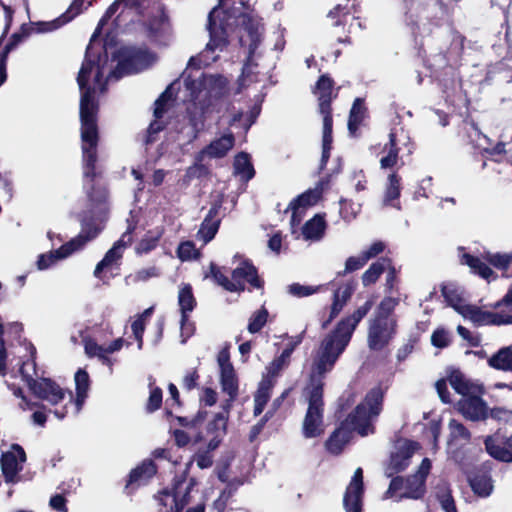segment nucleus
Instances as JSON below:
<instances>
[{"instance_id":"1","label":"nucleus","mask_w":512,"mask_h":512,"mask_svg":"<svg viewBox=\"0 0 512 512\" xmlns=\"http://www.w3.org/2000/svg\"><path fill=\"white\" fill-rule=\"evenodd\" d=\"M207 28L210 39L206 48L199 56L189 60L187 70L183 73L190 99L186 108L188 124L181 134L188 143L196 140L204 130L214 102L224 94L227 86V80L223 76H192L188 70L214 62L218 57L214 53L223 51L234 36L238 38L241 46L248 48V61L252 62L262 35L259 18L244 0H219V5L209 13Z\"/></svg>"},{"instance_id":"2","label":"nucleus","mask_w":512,"mask_h":512,"mask_svg":"<svg viewBox=\"0 0 512 512\" xmlns=\"http://www.w3.org/2000/svg\"><path fill=\"white\" fill-rule=\"evenodd\" d=\"M147 0H115L100 19L87 47L85 59L78 74L77 82L81 92L80 121L81 149L83 162V186L88 203H107L106 189L96 181L95 163L97 160L98 103L96 96L105 91L103 77L106 72L108 55L103 47H96V38L101 34L107 21L114 18L116 26L122 24L121 18L139 14Z\"/></svg>"},{"instance_id":"3","label":"nucleus","mask_w":512,"mask_h":512,"mask_svg":"<svg viewBox=\"0 0 512 512\" xmlns=\"http://www.w3.org/2000/svg\"><path fill=\"white\" fill-rule=\"evenodd\" d=\"M373 306L374 301L369 298L352 314L342 318L335 328L325 336L312 365L308 390L317 388L318 392L324 393L325 375L332 371L338 358L350 343L358 324L367 316Z\"/></svg>"},{"instance_id":"4","label":"nucleus","mask_w":512,"mask_h":512,"mask_svg":"<svg viewBox=\"0 0 512 512\" xmlns=\"http://www.w3.org/2000/svg\"><path fill=\"white\" fill-rule=\"evenodd\" d=\"M36 348L30 343V358L22 361L19 373L31 393L38 399L57 405L65 398V390L51 378L42 377L36 380Z\"/></svg>"},{"instance_id":"5","label":"nucleus","mask_w":512,"mask_h":512,"mask_svg":"<svg viewBox=\"0 0 512 512\" xmlns=\"http://www.w3.org/2000/svg\"><path fill=\"white\" fill-rule=\"evenodd\" d=\"M385 389L381 384L371 388L365 395L363 401L348 414V421L357 429L361 436L367 435L372 418L377 417L383 410Z\"/></svg>"},{"instance_id":"6","label":"nucleus","mask_w":512,"mask_h":512,"mask_svg":"<svg viewBox=\"0 0 512 512\" xmlns=\"http://www.w3.org/2000/svg\"><path fill=\"white\" fill-rule=\"evenodd\" d=\"M315 94L318 96L320 113L323 115L321 162L325 164L329 159L332 143V116L330 112L332 80L325 75L321 76L317 82Z\"/></svg>"},{"instance_id":"7","label":"nucleus","mask_w":512,"mask_h":512,"mask_svg":"<svg viewBox=\"0 0 512 512\" xmlns=\"http://www.w3.org/2000/svg\"><path fill=\"white\" fill-rule=\"evenodd\" d=\"M157 61V56L143 48L124 47L119 51L117 67L108 78H120L124 74L137 73L149 68Z\"/></svg>"},{"instance_id":"8","label":"nucleus","mask_w":512,"mask_h":512,"mask_svg":"<svg viewBox=\"0 0 512 512\" xmlns=\"http://www.w3.org/2000/svg\"><path fill=\"white\" fill-rule=\"evenodd\" d=\"M316 389L308 390V409L303 421L302 432L305 438L319 437L323 432L324 400Z\"/></svg>"},{"instance_id":"9","label":"nucleus","mask_w":512,"mask_h":512,"mask_svg":"<svg viewBox=\"0 0 512 512\" xmlns=\"http://www.w3.org/2000/svg\"><path fill=\"white\" fill-rule=\"evenodd\" d=\"M397 332V321L384 322L381 319H371L368 327L367 343L371 351H381L394 338Z\"/></svg>"},{"instance_id":"10","label":"nucleus","mask_w":512,"mask_h":512,"mask_svg":"<svg viewBox=\"0 0 512 512\" xmlns=\"http://www.w3.org/2000/svg\"><path fill=\"white\" fill-rule=\"evenodd\" d=\"M321 195L322 187L317 185L290 202L286 211H291L290 226L292 234L296 233V227L300 225L306 209L315 205L321 198Z\"/></svg>"},{"instance_id":"11","label":"nucleus","mask_w":512,"mask_h":512,"mask_svg":"<svg viewBox=\"0 0 512 512\" xmlns=\"http://www.w3.org/2000/svg\"><path fill=\"white\" fill-rule=\"evenodd\" d=\"M101 229V226L98 224L84 221L80 233L63 244L56 250L55 254L51 253L49 256H70L71 254L81 252L84 246L94 239Z\"/></svg>"},{"instance_id":"12","label":"nucleus","mask_w":512,"mask_h":512,"mask_svg":"<svg viewBox=\"0 0 512 512\" xmlns=\"http://www.w3.org/2000/svg\"><path fill=\"white\" fill-rule=\"evenodd\" d=\"M158 467L152 459H144L128 474L124 492L133 494L139 487L144 486L156 475Z\"/></svg>"},{"instance_id":"13","label":"nucleus","mask_w":512,"mask_h":512,"mask_svg":"<svg viewBox=\"0 0 512 512\" xmlns=\"http://www.w3.org/2000/svg\"><path fill=\"white\" fill-rule=\"evenodd\" d=\"M357 430L350 421L348 416L341 421L338 427L330 434L328 439L325 441V448L327 452L332 455H340L345 446L350 442L352 438V432Z\"/></svg>"},{"instance_id":"14","label":"nucleus","mask_w":512,"mask_h":512,"mask_svg":"<svg viewBox=\"0 0 512 512\" xmlns=\"http://www.w3.org/2000/svg\"><path fill=\"white\" fill-rule=\"evenodd\" d=\"M193 460H190L186 464L185 470L180 474L176 475L173 479L171 490L164 489L160 492V494L164 496H172L173 498V506H171V512H181L186 505L190 502V493L191 491L185 490L183 495L180 496V488L186 482L190 467L192 466Z\"/></svg>"},{"instance_id":"15","label":"nucleus","mask_w":512,"mask_h":512,"mask_svg":"<svg viewBox=\"0 0 512 512\" xmlns=\"http://www.w3.org/2000/svg\"><path fill=\"white\" fill-rule=\"evenodd\" d=\"M484 445L487 453L495 460L512 463V436H488Z\"/></svg>"},{"instance_id":"16","label":"nucleus","mask_w":512,"mask_h":512,"mask_svg":"<svg viewBox=\"0 0 512 512\" xmlns=\"http://www.w3.org/2000/svg\"><path fill=\"white\" fill-rule=\"evenodd\" d=\"M458 410L463 416L472 421L486 420L488 407L486 402L477 395L465 396L458 402Z\"/></svg>"},{"instance_id":"17","label":"nucleus","mask_w":512,"mask_h":512,"mask_svg":"<svg viewBox=\"0 0 512 512\" xmlns=\"http://www.w3.org/2000/svg\"><path fill=\"white\" fill-rule=\"evenodd\" d=\"M234 143V135L232 133H226L213 140L208 146L202 149L196 159L197 161H204L207 157L222 158L233 148Z\"/></svg>"},{"instance_id":"18","label":"nucleus","mask_w":512,"mask_h":512,"mask_svg":"<svg viewBox=\"0 0 512 512\" xmlns=\"http://www.w3.org/2000/svg\"><path fill=\"white\" fill-rule=\"evenodd\" d=\"M327 228L324 215L316 214L308 220L299 231L294 234L296 238H302L305 241L316 242L321 240Z\"/></svg>"},{"instance_id":"19","label":"nucleus","mask_w":512,"mask_h":512,"mask_svg":"<svg viewBox=\"0 0 512 512\" xmlns=\"http://www.w3.org/2000/svg\"><path fill=\"white\" fill-rule=\"evenodd\" d=\"M232 279L242 287V291L245 289L244 281L257 289L264 285L263 280L258 275L257 268L248 260L243 261L241 266L232 271Z\"/></svg>"},{"instance_id":"20","label":"nucleus","mask_w":512,"mask_h":512,"mask_svg":"<svg viewBox=\"0 0 512 512\" xmlns=\"http://www.w3.org/2000/svg\"><path fill=\"white\" fill-rule=\"evenodd\" d=\"M401 176L396 172L388 174L383 187V205L391 206L397 210H401L400 202L398 201L401 195Z\"/></svg>"},{"instance_id":"21","label":"nucleus","mask_w":512,"mask_h":512,"mask_svg":"<svg viewBox=\"0 0 512 512\" xmlns=\"http://www.w3.org/2000/svg\"><path fill=\"white\" fill-rule=\"evenodd\" d=\"M0 463L5 482H18V473L22 470V466L19 464L15 453L12 451L3 452Z\"/></svg>"},{"instance_id":"22","label":"nucleus","mask_w":512,"mask_h":512,"mask_svg":"<svg viewBox=\"0 0 512 512\" xmlns=\"http://www.w3.org/2000/svg\"><path fill=\"white\" fill-rule=\"evenodd\" d=\"M426 474H413L405 479V491L401 498L420 499L426 493Z\"/></svg>"},{"instance_id":"23","label":"nucleus","mask_w":512,"mask_h":512,"mask_svg":"<svg viewBox=\"0 0 512 512\" xmlns=\"http://www.w3.org/2000/svg\"><path fill=\"white\" fill-rule=\"evenodd\" d=\"M469 484L474 492L479 497H488L493 491V481L489 474L486 472H479L469 478Z\"/></svg>"},{"instance_id":"24","label":"nucleus","mask_w":512,"mask_h":512,"mask_svg":"<svg viewBox=\"0 0 512 512\" xmlns=\"http://www.w3.org/2000/svg\"><path fill=\"white\" fill-rule=\"evenodd\" d=\"M178 306L180 314L186 320V315H189L197 306L196 298L193 294V288L189 283L182 284L178 293Z\"/></svg>"},{"instance_id":"25","label":"nucleus","mask_w":512,"mask_h":512,"mask_svg":"<svg viewBox=\"0 0 512 512\" xmlns=\"http://www.w3.org/2000/svg\"><path fill=\"white\" fill-rule=\"evenodd\" d=\"M217 214V206L212 207L209 210L207 217L204 219L197 236L204 244L214 238L219 228V220L215 219L214 216Z\"/></svg>"},{"instance_id":"26","label":"nucleus","mask_w":512,"mask_h":512,"mask_svg":"<svg viewBox=\"0 0 512 512\" xmlns=\"http://www.w3.org/2000/svg\"><path fill=\"white\" fill-rule=\"evenodd\" d=\"M490 367L501 371H512V346L499 349L488 359Z\"/></svg>"},{"instance_id":"27","label":"nucleus","mask_w":512,"mask_h":512,"mask_svg":"<svg viewBox=\"0 0 512 512\" xmlns=\"http://www.w3.org/2000/svg\"><path fill=\"white\" fill-rule=\"evenodd\" d=\"M493 308L496 310L495 313L500 316L498 319L502 320L498 326L512 324V288L493 305Z\"/></svg>"},{"instance_id":"28","label":"nucleus","mask_w":512,"mask_h":512,"mask_svg":"<svg viewBox=\"0 0 512 512\" xmlns=\"http://www.w3.org/2000/svg\"><path fill=\"white\" fill-rule=\"evenodd\" d=\"M383 152H385L386 155L381 157L380 167L382 169L393 168L397 164L398 158H399V156H398L399 149L397 147L394 133H390L389 142L387 144H385V146L383 148Z\"/></svg>"},{"instance_id":"29","label":"nucleus","mask_w":512,"mask_h":512,"mask_svg":"<svg viewBox=\"0 0 512 512\" xmlns=\"http://www.w3.org/2000/svg\"><path fill=\"white\" fill-rule=\"evenodd\" d=\"M468 314L473 322L478 323L480 325L498 326V323L502 322V320L498 319L500 316H498L495 313V311H484L477 306H469Z\"/></svg>"},{"instance_id":"30","label":"nucleus","mask_w":512,"mask_h":512,"mask_svg":"<svg viewBox=\"0 0 512 512\" xmlns=\"http://www.w3.org/2000/svg\"><path fill=\"white\" fill-rule=\"evenodd\" d=\"M364 490L346 488L343 506L346 512H362Z\"/></svg>"},{"instance_id":"31","label":"nucleus","mask_w":512,"mask_h":512,"mask_svg":"<svg viewBox=\"0 0 512 512\" xmlns=\"http://www.w3.org/2000/svg\"><path fill=\"white\" fill-rule=\"evenodd\" d=\"M447 379H448L450 385L452 386V388L458 394H461L464 397L468 396L473 389V384L470 383L465 378V376L459 369L451 370V372L448 374Z\"/></svg>"},{"instance_id":"32","label":"nucleus","mask_w":512,"mask_h":512,"mask_svg":"<svg viewBox=\"0 0 512 512\" xmlns=\"http://www.w3.org/2000/svg\"><path fill=\"white\" fill-rule=\"evenodd\" d=\"M461 263L469 266L474 274L487 281H490L491 278H496L493 270L489 266L490 264L483 262L482 258H461Z\"/></svg>"},{"instance_id":"33","label":"nucleus","mask_w":512,"mask_h":512,"mask_svg":"<svg viewBox=\"0 0 512 512\" xmlns=\"http://www.w3.org/2000/svg\"><path fill=\"white\" fill-rule=\"evenodd\" d=\"M220 385L224 393L228 394L232 400H236L239 394V383L235 370L221 372Z\"/></svg>"},{"instance_id":"34","label":"nucleus","mask_w":512,"mask_h":512,"mask_svg":"<svg viewBox=\"0 0 512 512\" xmlns=\"http://www.w3.org/2000/svg\"><path fill=\"white\" fill-rule=\"evenodd\" d=\"M399 304V300L393 297H384L379 303L375 315L372 319H381L384 322H393L396 319L391 318L396 306Z\"/></svg>"},{"instance_id":"35","label":"nucleus","mask_w":512,"mask_h":512,"mask_svg":"<svg viewBox=\"0 0 512 512\" xmlns=\"http://www.w3.org/2000/svg\"><path fill=\"white\" fill-rule=\"evenodd\" d=\"M150 31L155 38L161 44H166L172 35V30L170 23L165 18V16H161L159 21L153 22L150 26Z\"/></svg>"},{"instance_id":"36","label":"nucleus","mask_w":512,"mask_h":512,"mask_svg":"<svg viewBox=\"0 0 512 512\" xmlns=\"http://www.w3.org/2000/svg\"><path fill=\"white\" fill-rule=\"evenodd\" d=\"M234 170L244 181H248L254 176V169L248 154L242 152L235 157Z\"/></svg>"},{"instance_id":"37","label":"nucleus","mask_w":512,"mask_h":512,"mask_svg":"<svg viewBox=\"0 0 512 512\" xmlns=\"http://www.w3.org/2000/svg\"><path fill=\"white\" fill-rule=\"evenodd\" d=\"M69 22H70L69 17L63 13L61 16H59L51 21H40V22L32 23L31 24V32H35V33L52 32V31L59 29L60 27H62L63 25H65Z\"/></svg>"},{"instance_id":"38","label":"nucleus","mask_w":512,"mask_h":512,"mask_svg":"<svg viewBox=\"0 0 512 512\" xmlns=\"http://www.w3.org/2000/svg\"><path fill=\"white\" fill-rule=\"evenodd\" d=\"M119 259L120 258H102L94 270L95 277L102 280H109L114 277L116 274L113 273V269H119Z\"/></svg>"},{"instance_id":"39","label":"nucleus","mask_w":512,"mask_h":512,"mask_svg":"<svg viewBox=\"0 0 512 512\" xmlns=\"http://www.w3.org/2000/svg\"><path fill=\"white\" fill-rule=\"evenodd\" d=\"M364 117L365 108L363 101L357 98L352 105L348 121V129L352 135L355 134Z\"/></svg>"},{"instance_id":"40","label":"nucleus","mask_w":512,"mask_h":512,"mask_svg":"<svg viewBox=\"0 0 512 512\" xmlns=\"http://www.w3.org/2000/svg\"><path fill=\"white\" fill-rule=\"evenodd\" d=\"M210 271L212 277L217 282L218 285L222 286L226 291L229 292H240L242 291V287L236 283V281L229 280V278L224 275L219 267L215 263L210 264Z\"/></svg>"},{"instance_id":"41","label":"nucleus","mask_w":512,"mask_h":512,"mask_svg":"<svg viewBox=\"0 0 512 512\" xmlns=\"http://www.w3.org/2000/svg\"><path fill=\"white\" fill-rule=\"evenodd\" d=\"M383 262H375L364 272L362 276V283L364 286L374 284L381 274L385 271V262L390 264L391 258H381Z\"/></svg>"},{"instance_id":"42","label":"nucleus","mask_w":512,"mask_h":512,"mask_svg":"<svg viewBox=\"0 0 512 512\" xmlns=\"http://www.w3.org/2000/svg\"><path fill=\"white\" fill-rule=\"evenodd\" d=\"M228 416L224 413H216L207 425V433L224 437L227 434Z\"/></svg>"},{"instance_id":"43","label":"nucleus","mask_w":512,"mask_h":512,"mask_svg":"<svg viewBox=\"0 0 512 512\" xmlns=\"http://www.w3.org/2000/svg\"><path fill=\"white\" fill-rule=\"evenodd\" d=\"M269 313L268 310L262 306L259 310L254 312L249 319L248 331L252 334L258 333L267 323Z\"/></svg>"},{"instance_id":"44","label":"nucleus","mask_w":512,"mask_h":512,"mask_svg":"<svg viewBox=\"0 0 512 512\" xmlns=\"http://www.w3.org/2000/svg\"><path fill=\"white\" fill-rule=\"evenodd\" d=\"M320 289H321V286H306V285H301L299 283H293V284L289 285V287H288L289 293L298 298L313 295V294L319 292Z\"/></svg>"},{"instance_id":"45","label":"nucleus","mask_w":512,"mask_h":512,"mask_svg":"<svg viewBox=\"0 0 512 512\" xmlns=\"http://www.w3.org/2000/svg\"><path fill=\"white\" fill-rule=\"evenodd\" d=\"M74 380L76 392L88 393L91 380L88 372L85 369L79 368L75 373Z\"/></svg>"},{"instance_id":"46","label":"nucleus","mask_w":512,"mask_h":512,"mask_svg":"<svg viewBox=\"0 0 512 512\" xmlns=\"http://www.w3.org/2000/svg\"><path fill=\"white\" fill-rule=\"evenodd\" d=\"M200 374L197 368L187 370L182 379V387L190 392L199 387Z\"/></svg>"},{"instance_id":"47","label":"nucleus","mask_w":512,"mask_h":512,"mask_svg":"<svg viewBox=\"0 0 512 512\" xmlns=\"http://www.w3.org/2000/svg\"><path fill=\"white\" fill-rule=\"evenodd\" d=\"M163 392L160 387H154L150 391V395L146 404V411L148 413H153L160 409L162 405Z\"/></svg>"},{"instance_id":"48","label":"nucleus","mask_w":512,"mask_h":512,"mask_svg":"<svg viewBox=\"0 0 512 512\" xmlns=\"http://www.w3.org/2000/svg\"><path fill=\"white\" fill-rule=\"evenodd\" d=\"M488 263L494 268L502 272V276L506 278L512 277L510 267L512 265V258H485Z\"/></svg>"},{"instance_id":"49","label":"nucleus","mask_w":512,"mask_h":512,"mask_svg":"<svg viewBox=\"0 0 512 512\" xmlns=\"http://www.w3.org/2000/svg\"><path fill=\"white\" fill-rule=\"evenodd\" d=\"M93 2L94 0H73L64 14L69 17V21H72L77 15L90 7Z\"/></svg>"},{"instance_id":"50","label":"nucleus","mask_w":512,"mask_h":512,"mask_svg":"<svg viewBox=\"0 0 512 512\" xmlns=\"http://www.w3.org/2000/svg\"><path fill=\"white\" fill-rule=\"evenodd\" d=\"M160 236L159 231L148 233L139 243L137 251L139 253H149L157 245Z\"/></svg>"},{"instance_id":"51","label":"nucleus","mask_w":512,"mask_h":512,"mask_svg":"<svg viewBox=\"0 0 512 512\" xmlns=\"http://www.w3.org/2000/svg\"><path fill=\"white\" fill-rule=\"evenodd\" d=\"M431 343L437 348H446L450 344L448 332L443 328L436 329L431 335Z\"/></svg>"},{"instance_id":"52","label":"nucleus","mask_w":512,"mask_h":512,"mask_svg":"<svg viewBox=\"0 0 512 512\" xmlns=\"http://www.w3.org/2000/svg\"><path fill=\"white\" fill-rule=\"evenodd\" d=\"M131 232L128 230L126 233L122 235V237L110 248L105 256H121L123 253L122 248L130 244L131 242Z\"/></svg>"},{"instance_id":"53","label":"nucleus","mask_w":512,"mask_h":512,"mask_svg":"<svg viewBox=\"0 0 512 512\" xmlns=\"http://www.w3.org/2000/svg\"><path fill=\"white\" fill-rule=\"evenodd\" d=\"M160 275H161V270L159 267L150 266V267L142 268V269L138 270L134 274V280L137 282H139V281L145 282L151 278L159 277Z\"/></svg>"},{"instance_id":"54","label":"nucleus","mask_w":512,"mask_h":512,"mask_svg":"<svg viewBox=\"0 0 512 512\" xmlns=\"http://www.w3.org/2000/svg\"><path fill=\"white\" fill-rule=\"evenodd\" d=\"M370 259L371 258H347L345 269L343 271H338L337 276H344L347 273L361 269Z\"/></svg>"},{"instance_id":"55","label":"nucleus","mask_w":512,"mask_h":512,"mask_svg":"<svg viewBox=\"0 0 512 512\" xmlns=\"http://www.w3.org/2000/svg\"><path fill=\"white\" fill-rule=\"evenodd\" d=\"M451 433L453 437L459 438L462 440L469 441L471 439L470 431L460 422L455 419H452L449 423Z\"/></svg>"},{"instance_id":"56","label":"nucleus","mask_w":512,"mask_h":512,"mask_svg":"<svg viewBox=\"0 0 512 512\" xmlns=\"http://www.w3.org/2000/svg\"><path fill=\"white\" fill-rule=\"evenodd\" d=\"M175 85L173 83L170 87H168L161 96L156 100L155 102V109H154V115L156 118H161L164 111H165V105L166 102L171 98L172 96V87Z\"/></svg>"},{"instance_id":"57","label":"nucleus","mask_w":512,"mask_h":512,"mask_svg":"<svg viewBox=\"0 0 512 512\" xmlns=\"http://www.w3.org/2000/svg\"><path fill=\"white\" fill-rule=\"evenodd\" d=\"M290 357L289 354L284 355V351H282L281 354L270 363L268 367L269 374L277 376L283 367L288 364Z\"/></svg>"},{"instance_id":"58","label":"nucleus","mask_w":512,"mask_h":512,"mask_svg":"<svg viewBox=\"0 0 512 512\" xmlns=\"http://www.w3.org/2000/svg\"><path fill=\"white\" fill-rule=\"evenodd\" d=\"M409 466V456L396 454L391 457L390 469L393 473L403 472Z\"/></svg>"},{"instance_id":"59","label":"nucleus","mask_w":512,"mask_h":512,"mask_svg":"<svg viewBox=\"0 0 512 512\" xmlns=\"http://www.w3.org/2000/svg\"><path fill=\"white\" fill-rule=\"evenodd\" d=\"M438 500L441 504V508L445 512H458L455 504V500L450 490L438 495Z\"/></svg>"},{"instance_id":"60","label":"nucleus","mask_w":512,"mask_h":512,"mask_svg":"<svg viewBox=\"0 0 512 512\" xmlns=\"http://www.w3.org/2000/svg\"><path fill=\"white\" fill-rule=\"evenodd\" d=\"M441 294L446 302L452 307H456V304L461 300L457 290L447 285L441 286Z\"/></svg>"},{"instance_id":"61","label":"nucleus","mask_w":512,"mask_h":512,"mask_svg":"<svg viewBox=\"0 0 512 512\" xmlns=\"http://www.w3.org/2000/svg\"><path fill=\"white\" fill-rule=\"evenodd\" d=\"M217 361L220 367V373L234 370V367L230 362V353L228 349L224 348L218 353Z\"/></svg>"},{"instance_id":"62","label":"nucleus","mask_w":512,"mask_h":512,"mask_svg":"<svg viewBox=\"0 0 512 512\" xmlns=\"http://www.w3.org/2000/svg\"><path fill=\"white\" fill-rule=\"evenodd\" d=\"M50 507L57 512H68L67 499L64 494H55L50 498Z\"/></svg>"},{"instance_id":"63","label":"nucleus","mask_w":512,"mask_h":512,"mask_svg":"<svg viewBox=\"0 0 512 512\" xmlns=\"http://www.w3.org/2000/svg\"><path fill=\"white\" fill-rule=\"evenodd\" d=\"M194 460L200 469H207L213 465V457L209 451H198L194 456Z\"/></svg>"},{"instance_id":"64","label":"nucleus","mask_w":512,"mask_h":512,"mask_svg":"<svg viewBox=\"0 0 512 512\" xmlns=\"http://www.w3.org/2000/svg\"><path fill=\"white\" fill-rule=\"evenodd\" d=\"M432 178L426 177L421 180L418 189L414 193V199H419L420 197L428 198L431 190Z\"/></svg>"}]
</instances>
